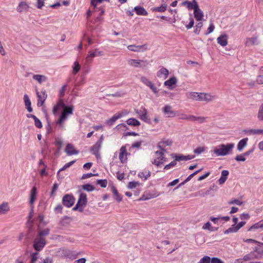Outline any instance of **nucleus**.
<instances>
[{"label":"nucleus","mask_w":263,"mask_h":263,"mask_svg":"<svg viewBox=\"0 0 263 263\" xmlns=\"http://www.w3.org/2000/svg\"><path fill=\"white\" fill-rule=\"evenodd\" d=\"M186 96L189 99L206 102L212 101L216 99L215 95L203 92H188L186 93Z\"/></svg>","instance_id":"nucleus-1"},{"label":"nucleus","mask_w":263,"mask_h":263,"mask_svg":"<svg viewBox=\"0 0 263 263\" xmlns=\"http://www.w3.org/2000/svg\"><path fill=\"white\" fill-rule=\"evenodd\" d=\"M234 143L220 144L213 148V153L216 157L226 156L232 153L234 148Z\"/></svg>","instance_id":"nucleus-2"},{"label":"nucleus","mask_w":263,"mask_h":263,"mask_svg":"<svg viewBox=\"0 0 263 263\" xmlns=\"http://www.w3.org/2000/svg\"><path fill=\"white\" fill-rule=\"evenodd\" d=\"M73 108L71 106H66L63 108V111L58 120V123L61 125L68 117L73 114Z\"/></svg>","instance_id":"nucleus-3"},{"label":"nucleus","mask_w":263,"mask_h":263,"mask_svg":"<svg viewBox=\"0 0 263 263\" xmlns=\"http://www.w3.org/2000/svg\"><path fill=\"white\" fill-rule=\"evenodd\" d=\"M171 156L174 159V161L169 163L168 164H174L176 161H186L195 158V155H183L175 153L172 154Z\"/></svg>","instance_id":"nucleus-4"},{"label":"nucleus","mask_w":263,"mask_h":263,"mask_svg":"<svg viewBox=\"0 0 263 263\" xmlns=\"http://www.w3.org/2000/svg\"><path fill=\"white\" fill-rule=\"evenodd\" d=\"M164 151L160 150L155 152L153 164H163L167 162V158L164 155Z\"/></svg>","instance_id":"nucleus-5"},{"label":"nucleus","mask_w":263,"mask_h":263,"mask_svg":"<svg viewBox=\"0 0 263 263\" xmlns=\"http://www.w3.org/2000/svg\"><path fill=\"white\" fill-rule=\"evenodd\" d=\"M128 64L130 66L135 68H144L148 64L147 60L130 59L127 62Z\"/></svg>","instance_id":"nucleus-6"},{"label":"nucleus","mask_w":263,"mask_h":263,"mask_svg":"<svg viewBox=\"0 0 263 263\" xmlns=\"http://www.w3.org/2000/svg\"><path fill=\"white\" fill-rule=\"evenodd\" d=\"M46 243L45 238H41L37 236L33 241V248L37 251L43 249Z\"/></svg>","instance_id":"nucleus-7"},{"label":"nucleus","mask_w":263,"mask_h":263,"mask_svg":"<svg viewBox=\"0 0 263 263\" xmlns=\"http://www.w3.org/2000/svg\"><path fill=\"white\" fill-rule=\"evenodd\" d=\"M194 17L197 21L203 20L204 14L203 11L199 8L197 3H195V9H194Z\"/></svg>","instance_id":"nucleus-8"},{"label":"nucleus","mask_w":263,"mask_h":263,"mask_svg":"<svg viewBox=\"0 0 263 263\" xmlns=\"http://www.w3.org/2000/svg\"><path fill=\"white\" fill-rule=\"evenodd\" d=\"M74 201V198L70 195H66L62 199L63 204L68 208L72 206L73 205Z\"/></svg>","instance_id":"nucleus-9"},{"label":"nucleus","mask_w":263,"mask_h":263,"mask_svg":"<svg viewBox=\"0 0 263 263\" xmlns=\"http://www.w3.org/2000/svg\"><path fill=\"white\" fill-rule=\"evenodd\" d=\"M127 49L134 52H142L147 50V47L146 44L142 45H130L127 46Z\"/></svg>","instance_id":"nucleus-10"},{"label":"nucleus","mask_w":263,"mask_h":263,"mask_svg":"<svg viewBox=\"0 0 263 263\" xmlns=\"http://www.w3.org/2000/svg\"><path fill=\"white\" fill-rule=\"evenodd\" d=\"M37 189L35 186H34L30 191L29 203L30 205H32L37 199Z\"/></svg>","instance_id":"nucleus-11"},{"label":"nucleus","mask_w":263,"mask_h":263,"mask_svg":"<svg viewBox=\"0 0 263 263\" xmlns=\"http://www.w3.org/2000/svg\"><path fill=\"white\" fill-rule=\"evenodd\" d=\"M65 152L67 155H77L79 153V152L75 149L74 146L70 143H68L66 146L65 149Z\"/></svg>","instance_id":"nucleus-12"},{"label":"nucleus","mask_w":263,"mask_h":263,"mask_svg":"<svg viewBox=\"0 0 263 263\" xmlns=\"http://www.w3.org/2000/svg\"><path fill=\"white\" fill-rule=\"evenodd\" d=\"M119 159L122 163L125 162L127 159V151L126 146H123L120 149Z\"/></svg>","instance_id":"nucleus-13"},{"label":"nucleus","mask_w":263,"mask_h":263,"mask_svg":"<svg viewBox=\"0 0 263 263\" xmlns=\"http://www.w3.org/2000/svg\"><path fill=\"white\" fill-rule=\"evenodd\" d=\"M172 144V141L170 140H163L159 142L157 144V148L160 150L165 152L164 148L166 146H171Z\"/></svg>","instance_id":"nucleus-14"},{"label":"nucleus","mask_w":263,"mask_h":263,"mask_svg":"<svg viewBox=\"0 0 263 263\" xmlns=\"http://www.w3.org/2000/svg\"><path fill=\"white\" fill-rule=\"evenodd\" d=\"M163 111L168 118L173 117L176 116V112L172 109V107L166 105L163 108Z\"/></svg>","instance_id":"nucleus-15"},{"label":"nucleus","mask_w":263,"mask_h":263,"mask_svg":"<svg viewBox=\"0 0 263 263\" xmlns=\"http://www.w3.org/2000/svg\"><path fill=\"white\" fill-rule=\"evenodd\" d=\"M104 55V53L102 51H99L98 49H95L93 51H90L86 59L89 60V58H94L95 57H101Z\"/></svg>","instance_id":"nucleus-16"},{"label":"nucleus","mask_w":263,"mask_h":263,"mask_svg":"<svg viewBox=\"0 0 263 263\" xmlns=\"http://www.w3.org/2000/svg\"><path fill=\"white\" fill-rule=\"evenodd\" d=\"M87 202V195L84 193H81L80 194L77 203L81 207H84L86 205Z\"/></svg>","instance_id":"nucleus-17"},{"label":"nucleus","mask_w":263,"mask_h":263,"mask_svg":"<svg viewBox=\"0 0 263 263\" xmlns=\"http://www.w3.org/2000/svg\"><path fill=\"white\" fill-rule=\"evenodd\" d=\"M258 44L257 36H254L251 37L247 38L245 40V44L247 46L257 45Z\"/></svg>","instance_id":"nucleus-18"},{"label":"nucleus","mask_w":263,"mask_h":263,"mask_svg":"<svg viewBox=\"0 0 263 263\" xmlns=\"http://www.w3.org/2000/svg\"><path fill=\"white\" fill-rule=\"evenodd\" d=\"M217 41L219 44L224 47L228 44V36L226 34H221L217 39Z\"/></svg>","instance_id":"nucleus-19"},{"label":"nucleus","mask_w":263,"mask_h":263,"mask_svg":"<svg viewBox=\"0 0 263 263\" xmlns=\"http://www.w3.org/2000/svg\"><path fill=\"white\" fill-rule=\"evenodd\" d=\"M168 70L164 68H161L157 73V76L159 78H163L164 79H166L168 75Z\"/></svg>","instance_id":"nucleus-20"},{"label":"nucleus","mask_w":263,"mask_h":263,"mask_svg":"<svg viewBox=\"0 0 263 263\" xmlns=\"http://www.w3.org/2000/svg\"><path fill=\"white\" fill-rule=\"evenodd\" d=\"M123 116L122 113H119L117 115H114L111 118L106 120L105 123L109 126H111L114 124L116 120L121 118Z\"/></svg>","instance_id":"nucleus-21"},{"label":"nucleus","mask_w":263,"mask_h":263,"mask_svg":"<svg viewBox=\"0 0 263 263\" xmlns=\"http://www.w3.org/2000/svg\"><path fill=\"white\" fill-rule=\"evenodd\" d=\"M10 211V206L7 202H3L0 204V215H4Z\"/></svg>","instance_id":"nucleus-22"},{"label":"nucleus","mask_w":263,"mask_h":263,"mask_svg":"<svg viewBox=\"0 0 263 263\" xmlns=\"http://www.w3.org/2000/svg\"><path fill=\"white\" fill-rule=\"evenodd\" d=\"M24 103H25V105L26 108L27 109V110L29 112H32L33 109H32V108L31 106V101H30V99L29 98L28 96L27 95H26V94H25L24 96Z\"/></svg>","instance_id":"nucleus-23"},{"label":"nucleus","mask_w":263,"mask_h":263,"mask_svg":"<svg viewBox=\"0 0 263 263\" xmlns=\"http://www.w3.org/2000/svg\"><path fill=\"white\" fill-rule=\"evenodd\" d=\"M111 191L114 194V198L118 202H121L122 200V196L118 193L116 187L114 186H112Z\"/></svg>","instance_id":"nucleus-24"},{"label":"nucleus","mask_w":263,"mask_h":263,"mask_svg":"<svg viewBox=\"0 0 263 263\" xmlns=\"http://www.w3.org/2000/svg\"><path fill=\"white\" fill-rule=\"evenodd\" d=\"M248 138H246L240 140L237 144V150L239 152H241L243 149L247 146Z\"/></svg>","instance_id":"nucleus-25"},{"label":"nucleus","mask_w":263,"mask_h":263,"mask_svg":"<svg viewBox=\"0 0 263 263\" xmlns=\"http://www.w3.org/2000/svg\"><path fill=\"white\" fill-rule=\"evenodd\" d=\"M177 83V79L175 77H172L168 80L165 81L164 84L165 86H167L169 89H172V85L176 84Z\"/></svg>","instance_id":"nucleus-26"},{"label":"nucleus","mask_w":263,"mask_h":263,"mask_svg":"<svg viewBox=\"0 0 263 263\" xmlns=\"http://www.w3.org/2000/svg\"><path fill=\"white\" fill-rule=\"evenodd\" d=\"M229 175V172L227 170H223L221 172V175L218 181L219 184H223L226 181Z\"/></svg>","instance_id":"nucleus-27"},{"label":"nucleus","mask_w":263,"mask_h":263,"mask_svg":"<svg viewBox=\"0 0 263 263\" xmlns=\"http://www.w3.org/2000/svg\"><path fill=\"white\" fill-rule=\"evenodd\" d=\"M29 8L28 5L24 2H21L18 6L17 8V10L19 12H22L24 11H27Z\"/></svg>","instance_id":"nucleus-28"},{"label":"nucleus","mask_w":263,"mask_h":263,"mask_svg":"<svg viewBox=\"0 0 263 263\" xmlns=\"http://www.w3.org/2000/svg\"><path fill=\"white\" fill-rule=\"evenodd\" d=\"M257 258H259V256L256 255L254 252H251L249 254L245 255L243 257L245 261H249Z\"/></svg>","instance_id":"nucleus-29"},{"label":"nucleus","mask_w":263,"mask_h":263,"mask_svg":"<svg viewBox=\"0 0 263 263\" xmlns=\"http://www.w3.org/2000/svg\"><path fill=\"white\" fill-rule=\"evenodd\" d=\"M65 104L62 100H60L59 102L54 106L52 112L53 114L55 115L60 108H63Z\"/></svg>","instance_id":"nucleus-30"},{"label":"nucleus","mask_w":263,"mask_h":263,"mask_svg":"<svg viewBox=\"0 0 263 263\" xmlns=\"http://www.w3.org/2000/svg\"><path fill=\"white\" fill-rule=\"evenodd\" d=\"M33 79L37 81L40 84H42L47 80L45 76L40 74H34L33 76Z\"/></svg>","instance_id":"nucleus-31"},{"label":"nucleus","mask_w":263,"mask_h":263,"mask_svg":"<svg viewBox=\"0 0 263 263\" xmlns=\"http://www.w3.org/2000/svg\"><path fill=\"white\" fill-rule=\"evenodd\" d=\"M134 10L136 11V13L138 15H147V12L145 10V9L142 7H135L134 9Z\"/></svg>","instance_id":"nucleus-32"},{"label":"nucleus","mask_w":263,"mask_h":263,"mask_svg":"<svg viewBox=\"0 0 263 263\" xmlns=\"http://www.w3.org/2000/svg\"><path fill=\"white\" fill-rule=\"evenodd\" d=\"M195 3H197L196 0H193V2L185 1L182 3V5L186 6L189 9H194Z\"/></svg>","instance_id":"nucleus-33"},{"label":"nucleus","mask_w":263,"mask_h":263,"mask_svg":"<svg viewBox=\"0 0 263 263\" xmlns=\"http://www.w3.org/2000/svg\"><path fill=\"white\" fill-rule=\"evenodd\" d=\"M101 146L100 145V144H98L96 143L91 148V152L92 154L95 155L97 157V158H98L99 156V152L100 149H101Z\"/></svg>","instance_id":"nucleus-34"},{"label":"nucleus","mask_w":263,"mask_h":263,"mask_svg":"<svg viewBox=\"0 0 263 263\" xmlns=\"http://www.w3.org/2000/svg\"><path fill=\"white\" fill-rule=\"evenodd\" d=\"M263 229V219L259 221V222L255 223L254 224L252 225L249 229V231H251L252 230L254 229Z\"/></svg>","instance_id":"nucleus-35"},{"label":"nucleus","mask_w":263,"mask_h":263,"mask_svg":"<svg viewBox=\"0 0 263 263\" xmlns=\"http://www.w3.org/2000/svg\"><path fill=\"white\" fill-rule=\"evenodd\" d=\"M126 122L128 125L134 126H138L140 125V122L135 118H130L127 120Z\"/></svg>","instance_id":"nucleus-36"},{"label":"nucleus","mask_w":263,"mask_h":263,"mask_svg":"<svg viewBox=\"0 0 263 263\" xmlns=\"http://www.w3.org/2000/svg\"><path fill=\"white\" fill-rule=\"evenodd\" d=\"M81 66L78 61H75L72 66V73L76 74L80 70Z\"/></svg>","instance_id":"nucleus-37"},{"label":"nucleus","mask_w":263,"mask_h":263,"mask_svg":"<svg viewBox=\"0 0 263 263\" xmlns=\"http://www.w3.org/2000/svg\"><path fill=\"white\" fill-rule=\"evenodd\" d=\"M238 229L235 224H233L230 228L224 231V234H228L232 233H236L238 231Z\"/></svg>","instance_id":"nucleus-38"},{"label":"nucleus","mask_w":263,"mask_h":263,"mask_svg":"<svg viewBox=\"0 0 263 263\" xmlns=\"http://www.w3.org/2000/svg\"><path fill=\"white\" fill-rule=\"evenodd\" d=\"M166 8H167V5L162 4L160 7L154 8L153 9V11L162 12L165 11L166 10Z\"/></svg>","instance_id":"nucleus-39"},{"label":"nucleus","mask_w":263,"mask_h":263,"mask_svg":"<svg viewBox=\"0 0 263 263\" xmlns=\"http://www.w3.org/2000/svg\"><path fill=\"white\" fill-rule=\"evenodd\" d=\"M206 148L204 146H199L194 150V153L196 155H200L203 153Z\"/></svg>","instance_id":"nucleus-40"},{"label":"nucleus","mask_w":263,"mask_h":263,"mask_svg":"<svg viewBox=\"0 0 263 263\" xmlns=\"http://www.w3.org/2000/svg\"><path fill=\"white\" fill-rule=\"evenodd\" d=\"M49 234V229H45L42 231H41L37 236L41 237V238H45V236L48 235Z\"/></svg>","instance_id":"nucleus-41"},{"label":"nucleus","mask_w":263,"mask_h":263,"mask_svg":"<svg viewBox=\"0 0 263 263\" xmlns=\"http://www.w3.org/2000/svg\"><path fill=\"white\" fill-rule=\"evenodd\" d=\"M147 86H148L155 94L158 93V89L152 81Z\"/></svg>","instance_id":"nucleus-42"},{"label":"nucleus","mask_w":263,"mask_h":263,"mask_svg":"<svg viewBox=\"0 0 263 263\" xmlns=\"http://www.w3.org/2000/svg\"><path fill=\"white\" fill-rule=\"evenodd\" d=\"M243 202L237 199H233L228 201V203L230 205L236 204L238 205H241Z\"/></svg>","instance_id":"nucleus-43"},{"label":"nucleus","mask_w":263,"mask_h":263,"mask_svg":"<svg viewBox=\"0 0 263 263\" xmlns=\"http://www.w3.org/2000/svg\"><path fill=\"white\" fill-rule=\"evenodd\" d=\"M82 189L88 192H91L95 190V187L90 184H86L83 185Z\"/></svg>","instance_id":"nucleus-44"},{"label":"nucleus","mask_w":263,"mask_h":263,"mask_svg":"<svg viewBox=\"0 0 263 263\" xmlns=\"http://www.w3.org/2000/svg\"><path fill=\"white\" fill-rule=\"evenodd\" d=\"M211 258L208 256H204L197 263H210Z\"/></svg>","instance_id":"nucleus-45"},{"label":"nucleus","mask_w":263,"mask_h":263,"mask_svg":"<svg viewBox=\"0 0 263 263\" xmlns=\"http://www.w3.org/2000/svg\"><path fill=\"white\" fill-rule=\"evenodd\" d=\"M55 144L58 147L59 150L61 149L62 148L63 144V140L60 138H57L55 139Z\"/></svg>","instance_id":"nucleus-46"},{"label":"nucleus","mask_w":263,"mask_h":263,"mask_svg":"<svg viewBox=\"0 0 263 263\" xmlns=\"http://www.w3.org/2000/svg\"><path fill=\"white\" fill-rule=\"evenodd\" d=\"M39 253L37 252L33 253L31 255V263H35L38 258Z\"/></svg>","instance_id":"nucleus-47"},{"label":"nucleus","mask_w":263,"mask_h":263,"mask_svg":"<svg viewBox=\"0 0 263 263\" xmlns=\"http://www.w3.org/2000/svg\"><path fill=\"white\" fill-rule=\"evenodd\" d=\"M140 119L145 122H147V112L146 110H144L143 112L141 114H139Z\"/></svg>","instance_id":"nucleus-48"},{"label":"nucleus","mask_w":263,"mask_h":263,"mask_svg":"<svg viewBox=\"0 0 263 263\" xmlns=\"http://www.w3.org/2000/svg\"><path fill=\"white\" fill-rule=\"evenodd\" d=\"M97 183L102 187H106L107 185V181L106 179L104 180H99L97 181Z\"/></svg>","instance_id":"nucleus-49"},{"label":"nucleus","mask_w":263,"mask_h":263,"mask_svg":"<svg viewBox=\"0 0 263 263\" xmlns=\"http://www.w3.org/2000/svg\"><path fill=\"white\" fill-rule=\"evenodd\" d=\"M138 185H139L138 182L131 181L128 183L127 187L128 189H132L135 188Z\"/></svg>","instance_id":"nucleus-50"},{"label":"nucleus","mask_w":263,"mask_h":263,"mask_svg":"<svg viewBox=\"0 0 263 263\" xmlns=\"http://www.w3.org/2000/svg\"><path fill=\"white\" fill-rule=\"evenodd\" d=\"M203 230H208L210 231H214L213 228L211 227V223L209 222L205 223L202 227Z\"/></svg>","instance_id":"nucleus-51"},{"label":"nucleus","mask_w":263,"mask_h":263,"mask_svg":"<svg viewBox=\"0 0 263 263\" xmlns=\"http://www.w3.org/2000/svg\"><path fill=\"white\" fill-rule=\"evenodd\" d=\"M253 252H254L255 254L256 253H257V254H256V255L259 256V258H261L263 255L262 249H259L257 248H255V249L254 250Z\"/></svg>","instance_id":"nucleus-52"},{"label":"nucleus","mask_w":263,"mask_h":263,"mask_svg":"<svg viewBox=\"0 0 263 263\" xmlns=\"http://www.w3.org/2000/svg\"><path fill=\"white\" fill-rule=\"evenodd\" d=\"M140 80L146 86L149 84V83L151 82V81L148 79L144 76L141 77Z\"/></svg>","instance_id":"nucleus-53"},{"label":"nucleus","mask_w":263,"mask_h":263,"mask_svg":"<svg viewBox=\"0 0 263 263\" xmlns=\"http://www.w3.org/2000/svg\"><path fill=\"white\" fill-rule=\"evenodd\" d=\"M47 98V95L45 93V91H43V100H38L37 105L38 106H42L43 105L45 100H46Z\"/></svg>","instance_id":"nucleus-54"},{"label":"nucleus","mask_w":263,"mask_h":263,"mask_svg":"<svg viewBox=\"0 0 263 263\" xmlns=\"http://www.w3.org/2000/svg\"><path fill=\"white\" fill-rule=\"evenodd\" d=\"M34 120L35 125L36 127L40 128L42 127V124L41 122L38 118H36V117L34 119Z\"/></svg>","instance_id":"nucleus-55"},{"label":"nucleus","mask_w":263,"mask_h":263,"mask_svg":"<svg viewBox=\"0 0 263 263\" xmlns=\"http://www.w3.org/2000/svg\"><path fill=\"white\" fill-rule=\"evenodd\" d=\"M256 82L258 84H263V74H259L258 76H257Z\"/></svg>","instance_id":"nucleus-56"},{"label":"nucleus","mask_w":263,"mask_h":263,"mask_svg":"<svg viewBox=\"0 0 263 263\" xmlns=\"http://www.w3.org/2000/svg\"><path fill=\"white\" fill-rule=\"evenodd\" d=\"M63 206L61 204H58L54 208V211L58 213H62Z\"/></svg>","instance_id":"nucleus-57"},{"label":"nucleus","mask_w":263,"mask_h":263,"mask_svg":"<svg viewBox=\"0 0 263 263\" xmlns=\"http://www.w3.org/2000/svg\"><path fill=\"white\" fill-rule=\"evenodd\" d=\"M235 159L238 161H244L246 160V158L245 157V155L242 154L236 156Z\"/></svg>","instance_id":"nucleus-58"},{"label":"nucleus","mask_w":263,"mask_h":263,"mask_svg":"<svg viewBox=\"0 0 263 263\" xmlns=\"http://www.w3.org/2000/svg\"><path fill=\"white\" fill-rule=\"evenodd\" d=\"M261 129H250L248 131V133L249 134H261Z\"/></svg>","instance_id":"nucleus-59"},{"label":"nucleus","mask_w":263,"mask_h":263,"mask_svg":"<svg viewBox=\"0 0 263 263\" xmlns=\"http://www.w3.org/2000/svg\"><path fill=\"white\" fill-rule=\"evenodd\" d=\"M200 171H201V169H199V170L195 171V172H194L190 175H189L187 177V178L186 179V181L188 182L189 181H190L195 175H196L197 173H198Z\"/></svg>","instance_id":"nucleus-60"},{"label":"nucleus","mask_w":263,"mask_h":263,"mask_svg":"<svg viewBox=\"0 0 263 263\" xmlns=\"http://www.w3.org/2000/svg\"><path fill=\"white\" fill-rule=\"evenodd\" d=\"M58 184L57 183H54L53 186H52V191H51V196H53L55 192L57 191L58 190Z\"/></svg>","instance_id":"nucleus-61"},{"label":"nucleus","mask_w":263,"mask_h":263,"mask_svg":"<svg viewBox=\"0 0 263 263\" xmlns=\"http://www.w3.org/2000/svg\"><path fill=\"white\" fill-rule=\"evenodd\" d=\"M215 29V26L213 23H211L210 26L209 27L208 29V32L205 33V34H208L209 33H212Z\"/></svg>","instance_id":"nucleus-62"},{"label":"nucleus","mask_w":263,"mask_h":263,"mask_svg":"<svg viewBox=\"0 0 263 263\" xmlns=\"http://www.w3.org/2000/svg\"><path fill=\"white\" fill-rule=\"evenodd\" d=\"M206 118L204 117H197V122L199 123H202L206 121Z\"/></svg>","instance_id":"nucleus-63"},{"label":"nucleus","mask_w":263,"mask_h":263,"mask_svg":"<svg viewBox=\"0 0 263 263\" xmlns=\"http://www.w3.org/2000/svg\"><path fill=\"white\" fill-rule=\"evenodd\" d=\"M211 263H223L220 259L214 257L211 259Z\"/></svg>","instance_id":"nucleus-64"}]
</instances>
